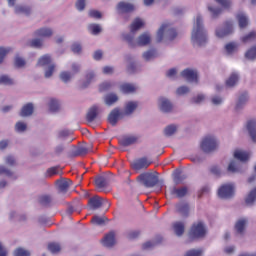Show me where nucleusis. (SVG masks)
<instances>
[{
  "mask_svg": "<svg viewBox=\"0 0 256 256\" xmlns=\"http://www.w3.org/2000/svg\"><path fill=\"white\" fill-rule=\"evenodd\" d=\"M208 41L209 36L207 34V29H205V24L203 23V15L197 14L194 18L191 43L194 47H205Z\"/></svg>",
  "mask_w": 256,
  "mask_h": 256,
  "instance_id": "f257e3e1",
  "label": "nucleus"
},
{
  "mask_svg": "<svg viewBox=\"0 0 256 256\" xmlns=\"http://www.w3.org/2000/svg\"><path fill=\"white\" fill-rule=\"evenodd\" d=\"M137 181L146 189H151L159 183V173L144 172L137 177Z\"/></svg>",
  "mask_w": 256,
  "mask_h": 256,
  "instance_id": "f03ea898",
  "label": "nucleus"
},
{
  "mask_svg": "<svg viewBox=\"0 0 256 256\" xmlns=\"http://www.w3.org/2000/svg\"><path fill=\"white\" fill-rule=\"evenodd\" d=\"M124 39L130 47H135L136 45H138V47H147V45L151 43V35L148 32L142 33L136 43L134 42L135 36H133V34H125Z\"/></svg>",
  "mask_w": 256,
  "mask_h": 256,
  "instance_id": "7ed1b4c3",
  "label": "nucleus"
},
{
  "mask_svg": "<svg viewBox=\"0 0 256 256\" xmlns=\"http://www.w3.org/2000/svg\"><path fill=\"white\" fill-rule=\"evenodd\" d=\"M219 147V140L213 135L204 137L200 143V149L204 153H213Z\"/></svg>",
  "mask_w": 256,
  "mask_h": 256,
  "instance_id": "20e7f679",
  "label": "nucleus"
},
{
  "mask_svg": "<svg viewBox=\"0 0 256 256\" xmlns=\"http://www.w3.org/2000/svg\"><path fill=\"white\" fill-rule=\"evenodd\" d=\"M161 37L162 41H175L179 37V32L169 24H162Z\"/></svg>",
  "mask_w": 256,
  "mask_h": 256,
  "instance_id": "39448f33",
  "label": "nucleus"
},
{
  "mask_svg": "<svg viewBox=\"0 0 256 256\" xmlns=\"http://www.w3.org/2000/svg\"><path fill=\"white\" fill-rule=\"evenodd\" d=\"M233 31V22H226L215 29V37H217V39H225V37H229Z\"/></svg>",
  "mask_w": 256,
  "mask_h": 256,
  "instance_id": "423d86ee",
  "label": "nucleus"
},
{
  "mask_svg": "<svg viewBox=\"0 0 256 256\" xmlns=\"http://www.w3.org/2000/svg\"><path fill=\"white\" fill-rule=\"evenodd\" d=\"M218 197H220V199H231V197H235V184L227 183L220 186L218 189Z\"/></svg>",
  "mask_w": 256,
  "mask_h": 256,
  "instance_id": "0eeeda50",
  "label": "nucleus"
},
{
  "mask_svg": "<svg viewBox=\"0 0 256 256\" xmlns=\"http://www.w3.org/2000/svg\"><path fill=\"white\" fill-rule=\"evenodd\" d=\"M207 235V227L203 222H198L193 224L190 230L191 239H201V237H205Z\"/></svg>",
  "mask_w": 256,
  "mask_h": 256,
  "instance_id": "6e6552de",
  "label": "nucleus"
},
{
  "mask_svg": "<svg viewBox=\"0 0 256 256\" xmlns=\"http://www.w3.org/2000/svg\"><path fill=\"white\" fill-rule=\"evenodd\" d=\"M88 205L93 211H96V209H101V207H111V204L107 199L101 198L99 196L90 198Z\"/></svg>",
  "mask_w": 256,
  "mask_h": 256,
  "instance_id": "1a4fd4ad",
  "label": "nucleus"
},
{
  "mask_svg": "<svg viewBox=\"0 0 256 256\" xmlns=\"http://www.w3.org/2000/svg\"><path fill=\"white\" fill-rule=\"evenodd\" d=\"M181 77L186 79L188 83H197L199 74L197 73V70L185 69L181 72Z\"/></svg>",
  "mask_w": 256,
  "mask_h": 256,
  "instance_id": "9d476101",
  "label": "nucleus"
},
{
  "mask_svg": "<svg viewBox=\"0 0 256 256\" xmlns=\"http://www.w3.org/2000/svg\"><path fill=\"white\" fill-rule=\"evenodd\" d=\"M149 165H151V160L147 159V157L138 158L132 163V167L135 171L147 169Z\"/></svg>",
  "mask_w": 256,
  "mask_h": 256,
  "instance_id": "9b49d317",
  "label": "nucleus"
},
{
  "mask_svg": "<svg viewBox=\"0 0 256 256\" xmlns=\"http://www.w3.org/2000/svg\"><path fill=\"white\" fill-rule=\"evenodd\" d=\"M120 117H125V116L123 115L121 110H119V108H114L108 116V122L110 123V125H112V127H115Z\"/></svg>",
  "mask_w": 256,
  "mask_h": 256,
  "instance_id": "f8f14e48",
  "label": "nucleus"
},
{
  "mask_svg": "<svg viewBox=\"0 0 256 256\" xmlns=\"http://www.w3.org/2000/svg\"><path fill=\"white\" fill-rule=\"evenodd\" d=\"M118 13H133L135 11V5L127 2H119L116 7Z\"/></svg>",
  "mask_w": 256,
  "mask_h": 256,
  "instance_id": "ddd939ff",
  "label": "nucleus"
},
{
  "mask_svg": "<svg viewBox=\"0 0 256 256\" xmlns=\"http://www.w3.org/2000/svg\"><path fill=\"white\" fill-rule=\"evenodd\" d=\"M246 129L254 143H256V118H251L246 123Z\"/></svg>",
  "mask_w": 256,
  "mask_h": 256,
  "instance_id": "4468645a",
  "label": "nucleus"
},
{
  "mask_svg": "<svg viewBox=\"0 0 256 256\" xmlns=\"http://www.w3.org/2000/svg\"><path fill=\"white\" fill-rule=\"evenodd\" d=\"M233 157L234 159H237L238 161H249V158L251 157V153L245 151V150H241V149H236L233 152Z\"/></svg>",
  "mask_w": 256,
  "mask_h": 256,
  "instance_id": "2eb2a0df",
  "label": "nucleus"
},
{
  "mask_svg": "<svg viewBox=\"0 0 256 256\" xmlns=\"http://www.w3.org/2000/svg\"><path fill=\"white\" fill-rule=\"evenodd\" d=\"M137 141H139V137L137 136H124L120 139V145H122V147H129L130 145H135Z\"/></svg>",
  "mask_w": 256,
  "mask_h": 256,
  "instance_id": "dca6fc26",
  "label": "nucleus"
},
{
  "mask_svg": "<svg viewBox=\"0 0 256 256\" xmlns=\"http://www.w3.org/2000/svg\"><path fill=\"white\" fill-rule=\"evenodd\" d=\"M247 101H249V94L247 92L242 93L236 102V111H239V109H243L245 105H247Z\"/></svg>",
  "mask_w": 256,
  "mask_h": 256,
  "instance_id": "f3484780",
  "label": "nucleus"
},
{
  "mask_svg": "<svg viewBox=\"0 0 256 256\" xmlns=\"http://www.w3.org/2000/svg\"><path fill=\"white\" fill-rule=\"evenodd\" d=\"M227 171L229 173H243V166L239 162L232 160L228 164Z\"/></svg>",
  "mask_w": 256,
  "mask_h": 256,
  "instance_id": "a211bd4d",
  "label": "nucleus"
},
{
  "mask_svg": "<svg viewBox=\"0 0 256 256\" xmlns=\"http://www.w3.org/2000/svg\"><path fill=\"white\" fill-rule=\"evenodd\" d=\"M236 17H237L238 25L240 29H245V27L249 25V16H247L245 12L238 13Z\"/></svg>",
  "mask_w": 256,
  "mask_h": 256,
  "instance_id": "6ab92c4d",
  "label": "nucleus"
},
{
  "mask_svg": "<svg viewBox=\"0 0 256 256\" xmlns=\"http://www.w3.org/2000/svg\"><path fill=\"white\" fill-rule=\"evenodd\" d=\"M145 27V22L141 18H135L133 22L130 25V31L131 33H135L136 31H139V29H143Z\"/></svg>",
  "mask_w": 256,
  "mask_h": 256,
  "instance_id": "aec40b11",
  "label": "nucleus"
},
{
  "mask_svg": "<svg viewBox=\"0 0 256 256\" xmlns=\"http://www.w3.org/2000/svg\"><path fill=\"white\" fill-rule=\"evenodd\" d=\"M56 183L61 193H67V191H69V187H71V184H72L70 179L57 180Z\"/></svg>",
  "mask_w": 256,
  "mask_h": 256,
  "instance_id": "412c9836",
  "label": "nucleus"
},
{
  "mask_svg": "<svg viewBox=\"0 0 256 256\" xmlns=\"http://www.w3.org/2000/svg\"><path fill=\"white\" fill-rule=\"evenodd\" d=\"M239 42H229L225 45V51L227 55H235L239 51Z\"/></svg>",
  "mask_w": 256,
  "mask_h": 256,
  "instance_id": "4be33fe9",
  "label": "nucleus"
},
{
  "mask_svg": "<svg viewBox=\"0 0 256 256\" xmlns=\"http://www.w3.org/2000/svg\"><path fill=\"white\" fill-rule=\"evenodd\" d=\"M104 247H113L115 245V232H109L102 240Z\"/></svg>",
  "mask_w": 256,
  "mask_h": 256,
  "instance_id": "5701e85b",
  "label": "nucleus"
},
{
  "mask_svg": "<svg viewBox=\"0 0 256 256\" xmlns=\"http://www.w3.org/2000/svg\"><path fill=\"white\" fill-rule=\"evenodd\" d=\"M226 87H235L239 83V73L233 72L226 80Z\"/></svg>",
  "mask_w": 256,
  "mask_h": 256,
  "instance_id": "b1692460",
  "label": "nucleus"
},
{
  "mask_svg": "<svg viewBox=\"0 0 256 256\" xmlns=\"http://www.w3.org/2000/svg\"><path fill=\"white\" fill-rule=\"evenodd\" d=\"M249 220H247V218H240L236 224H235V230L237 233H244L245 231V227H247V223Z\"/></svg>",
  "mask_w": 256,
  "mask_h": 256,
  "instance_id": "393cba45",
  "label": "nucleus"
},
{
  "mask_svg": "<svg viewBox=\"0 0 256 256\" xmlns=\"http://www.w3.org/2000/svg\"><path fill=\"white\" fill-rule=\"evenodd\" d=\"M256 202V187L253 188L245 198V203L248 207L255 205Z\"/></svg>",
  "mask_w": 256,
  "mask_h": 256,
  "instance_id": "a878e982",
  "label": "nucleus"
},
{
  "mask_svg": "<svg viewBox=\"0 0 256 256\" xmlns=\"http://www.w3.org/2000/svg\"><path fill=\"white\" fill-rule=\"evenodd\" d=\"M139 107V103L130 101L126 104L124 108V112L122 113L124 116L125 115H132V113Z\"/></svg>",
  "mask_w": 256,
  "mask_h": 256,
  "instance_id": "bb28decb",
  "label": "nucleus"
},
{
  "mask_svg": "<svg viewBox=\"0 0 256 256\" xmlns=\"http://www.w3.org/2000/svg\"><path fill=\"white\" fill-rule=\"evenodd\" d=\"M97 111H99V108L97 106H92L87 115H86V119L88 121V123H93V121H95V119H97Z\"/></svg>",
  "mask_w": 256,
  "mask_h": 256,
  "instance_id": "cd10ccee",
  "label": "nucleus"
},
{
  "mask_svg": "<svg viewBox=\"0 0 256 256\" xmlns=\"http://www.w3.org/2000/svg\"><path fill=\"white\" fill-rule=\"evenodd\" d=\"M33 104L28 103L24 105L21 109L20 116L21 117H29L30 115H33Z\"/></svg>",
  "mask_w": 256,
  "mask_h": 256,
  "instance_id": "c85d7f7f",
  "label": "nucleus"
},
{
  "mask_svg": "<svg viewBox=\"0 0 256 256\" xmlns=\"http://www.w3.org/2000/svg\"><path fill=\"white\" fill-rule=\"evenodd\" d=\"M161 109L164 113H171L173 111V104L167 98H162Z\"/></svg>",
  "mask_w": 256,
  "mask_h": 256,
  "instance_id": "c756f323",
  "label": "nucleus"
},
{
  "mask_svg": "<svg viewBox=\"0 0 256 256\" xmlns=\"http://www.w3.org/2000/svg\"><path fill=\"white\" fill-rule=\"evenodd\" d=\"M245 59L248 61H255L256 59V45L250 47L244 54Z\"/></svg>",
  "mask_w": 256,
  "mask_h": 256,
  "instance_id": "7c9ffc66",
  "label": "nucleus"
},
{
  "mask_svg": "<svg viewBox=\"0 0 256 256\" xmlns=\"http://www.w3.org/2000/svg\"><path fill=\"white\" fill-rule=\"evenodd\" d=\"M36 37H51L53 30L50 28H40L35 32Z\"/></svg>",
  "mask_w": 256,
  "mask_h": 256,
  "instance_id": "2f4dec72",
  "label": "nucleus"
},
{
  "mask_svg": "<svg viewBox=\"0 0 256 256\" xmlns=\"http://www.w3.org/2000/svg\"><path fill=\"white\" fill-rule=\"evenodd\" d=\"M176 209L180 215H183V217L189 215V204L187 203H179L176 206Z\"/></svg>",
  "mask_w": 256,
  "mask_h": 256,
  "instance_id": "473e14b6",
  "label": "nucleus"
},
{
  "mask_svg": "<svg viewBox=\"0 0 256 256\" xmlns=\"http://www.w3.org/2000/svg\"><path fill=\"white\" fill-rule=\"evenodd\" d=\"M95 185L98 189H103L107 187V177L105 176H98L95 179Z\"/></svg>",
  "mask_w": 256,
  "mask_h": 256,
  "instance_id": "72a5a7b5",
  "label": "nucleus"
},
{
  "mask_svg": "<svg viewBox=\"0 0 256 256\" xmlns=\"http://www.w3.org/2000/svg\"><path fill=\"white\" fill-rule=\"evenodd\" d=\"M242 43H253V41H256V32L252 31L245 36L241 37Z\"/></svg>",
  "mask_w": 256,
  "mask_h": 256,
  "instance_id": "f704fd0d",
  "label": "nucleus"
},
{
  "mask_svg": "<svg viewBox=\"0 0 256 256\" xmlns=\"http://www.w3.org/2000/svg\"><path fill=\"white\" fill-rule=\"evenodd\" d=\"M15 13L17 15H30L31 14V8L29 6H16L15 7Z\"/></svg>",
  "mask_w": 256,
  "mask_h": 256,
  "instance_id": "c9c22d12",
  "label": "nucleus"
},
{
  "mask_svg": "<svg viewBox=\"0 0 256 256\" xmlns=\"http://www.w3.org/2000/svg\"><path fill=\"white\" fill-rule=\"evenodd\" d=\"M51 63V56L49 54H45L41 58H39L37 65L39 67H46V65H50Z\"/></svg>",
  "mask_w": 256,
  "mask_h": 256,
  "instance_id": "e433bc0d",
  "label": "nucleus"
},
{
  "mask_svg": "<svg viewBox=\"0 0 256 256\" xmlns=\"http://www.w3.org/2000/svg\"><path fill=\"white\" fill-rule=\"evenodd\" d=\"M120 89L122 93H135L137 88L133 84L125 83L120 86Z\"/></svg>",
  "mask_w": 256,
  "mask_h": 256,
  "instance_id": "4c0bfd02",
  "label": "nucleus"
},
{
  "mask_svg": "<svg viewBox=\"0 0 256 256\" xmlns=\"http://www.w3.org/2000/svg\"><path fill=\"white\" fill-rule=\"evenodd\" d=\"M38 201L40 205L47 207L48 205H51L53 198L50 195H42L39 197Z\"/></svg>",
  "mask_w": 256,
  "mask_h": 256,
  "instance_id": "58836bf2",
  "label": "nucleus"
},
{
  "mask_svg": "<svg viewBox=\"0 0 256 256\" xmlns=\"http://www.w3.org/2000/svg\"><path fill=\"white\" fill-rule=\"evenodd\" d=\"M174 232L178 237H181L183 233H185V225L181 222H177L174 224Z\"/></svg>",
  "mask_w": 256,
  "mask_h": 256,
  "instance_id": "ea45409f",
  "label": "nucleus"
},
{
  "mask_svg": "<svg viewBox=\"0 0 256 256\" xmlns=\"http://www.w3.org/2000/svg\"><path fill=\"white\" fill-rule=\"evenodd\" d=\"M61 105L59 104V101L56 99H51L49 103V109L51 113H57V111L60 109Z\"/></svg>",
  "mask_w": 256,
  "mask_h": 256,
  "instance_id": "a19ab883",
  "label": "nucleus"
},
{
  "mask_svg": "<svg viewBox=\"0 0 256 256\" xmlns=\"http://www.w3.org/2000/svg\"><path fill=\"white\" fill-rule=\"evenodd\" d=\"M119 101V97L116 96V94H108L105 98L106 105H113Z\"/></svg>",
  "mask_w": 256,
  "mask_h": 256,
  "instance_id": "79ce46f5",
  "label": "nucleus"
},
{
  "mask_svg": "<svg viewBox=\"0 0 256 256\" xmlns=\"http://www.w3.org/2000/svg\"><path fill=\"white\" fill-rule=\"evenodd\" d=\"M172 195H176L177 197H185L187 195V188H173Z\"/></svg>",
  "mask_w": 256,
  "mask_h": 256,
  "instance_id": "37998d69",
  "label": "nucleus"
},
{
  "mask_svg": "<svg viewBox=\"0 0 256 256\" xmlns=\"http://www.w3.org/2000/svg\"><path fill=\"white\" fill-rule=\"evenodd\" d=\"M88 29L90 33H92V35H99V33H101L102 31L101 26L99 24H90L88 26Z\"/></svg>",
  "mask_w": 256,
  "mask_h": 256,
  "instance_id": "c03bdc74",
  "label": "nucleus"
},
{
  "mask_svg": "<svg viewBox=\"0 0 256 256\" xmlns=\"http://www.w3.org/2000/svg\"><path fill=\"white\" fill-rule=\"evenodd\" d=\"M48 249L54 254L59 253L61 251V245L57 242H51L48 244Z\"/></svg>",
  "mask_w": 256,
  "mask_h": 256,
  "instance_id": "a18cd8bd",
  "label": "nucleus"
},
{
  "mask_svg": "<svg viewBox=\"0 0 256 256\" xmlns=\"http://www.w3.org/2000/svg\"><path fill=\"white\" fill-rule=\"evenodd\" d=\"M157 55V51L155 50H148L147 52H144L143 58L145 61H151V59H154V57Z\"/></svg>",
  "mask_w": 256,
  "mask_h": 256,
  "instance_id": "49530a36",
  "label": "nucleus"
},
{
  "mask_svg": "<svg viewBox=\"0 0 256 256\" xmlns=\"http://www.w3.org/2000/svg\"><path fill=\"white\" fill-rule=\"evenodd\" d=\"M107 221L105 217H100V216H93L91 223L94 225H104V223Z\"/></svg>",
  "mask_w": 256,
  "mask_h": 256,
  "instance_id": "de8ad7c7",
  "label": "nucleus"
},
{
  "mask_svg": "<svg viewBox=\"0 0 256 256\" xmlns=\"http://www.w3.org/2000/svg\"><path fill=\"white\" fill-rule=\"evenodd\" d=\"M164 133L168 137H171V135H175V133H177V127L175 125H170L165 128Z\"/></svg>",
  "mask_w": 256,
  "mask_h": 256,
  "instance_id": "09e8293b",
  "label": "nucleus"
},
{
  "mask_svg": "<svg viewBox=\"0 0 256 256\" xmlns=\"http://www.w3.org/2000/svg\"><path fill=\"white\" fill-rule=\"evenodd\" d=\"M189 93V87L187 86H180L176 89V95L178 97H183V95H187Z\"/></svg>",
  "mask_w": 256,
  "mask_h": 256,
  "instance_id": "8fccbe9b",
  "label": "nucleus"
},
{
  "mask_svg": "<svg viewBox=\"0 0 256 256\" xmlns=\"http://www.w3.org/2000/svg\"><path fill=\"white\" fill-rule=\"evenodd\" d=\"M0 85H13V79L7 75H2L0 77Z\"/></svg>",
  "mask_w": 256,
  "mask_h": 256,
  "instance_id": "3c124183",
  "label": "nucleus"
},
{
  "mask_svg": "<svg viewBox=\"0 0 256 256\" xmlns=\"http://www.w3.org/2000/svg\"><path fill=\"white\" fill-rule=\"evenodd\" d=\"M203 255V251H201V249H192V250H188L184 256H201Z\"/></svg>",
  "mask_w": 256,
  "mask_h": 256,
  "instance_id": "603ef678",
  "label": "nucleus"
},
{
  "mask_svg": "<svg viewBox=\"0 0 256 256\" xmlns=\"http://www.w3.org/2000/svg\"><path fill=\"white\" fill-rule=\"evenodd\" d=\"M14 256H31V253L23 248H17L14 251Z\"/></svg>",
  "mask_w": 256,
  "mask_h": 256,
  "instance_id": "864d4df0",
  "label": "nucleus"
},
{
  "mask_svg": "<svg viewBox=\"0 0 256 256\" xmlns=\"http://www.w3.org/2000/svg\"><path fill=\"white\" fill-rule=\"evenodd\" d=\"M93 79H95V73H93V72H88V73L86 74V83H84V84L82 85V87H83V88L88 87V86H89V83H91V81H93Z\"/></svg>",
  "mask_w": 256,
  "mask_h": 256,
  "instance_id": "5fc2aeb1",
  "label": "nucleus"
},
{
  "mask_svg": "<svg viewBox=\"0 0 256 256\" xmlns=\"http://www.w3.org/2000/svg\"><path fill=\"white\" fill-rule=\"evenodd\" d=\"M71 77H72V75L67 71H64L60 74V79L64 83H69V81H71Z\"/></svg>",
  "mask_w": 256,
  "mask_h": 256,
  "instance_id": "6e6d98bb",
  "label": "nucleus"
},
{
  "mask_svg": "<svg viewBox=\"0 0 256 256\" xmlns=\"http://www.w3.org/2000/svg\"><path fill=\"white\" fill-rule=\"evenodd\" d=\"M111 87H113V84H111V82H109V81H106V82H103L102 84H100L99 91L100 92L109 91V89H111Z\"/></svg>",
  "mask_w": 256,
  "mask_h": 256,
  "instance_id": "4d7b16f0",
  "label": "nucleus"
},
{
  "mask_svg": "<svg viewBox=\"0 0 256 256\" xmlns=\"http://www.w3.org/2000/svg\"><path fill=\"white\" fill-rule=\"evenodd\" d=\"M15 129H16V131H18V133H23V131L27 130V124H25L23 122H18L15 125Z\"/></svg>",
  "mask_w": 256,
  "mask_h": 256,
  "instance_id": "13d9d810",
  "label": "nucleus"
},
{
  "mask_svg": "<svg viewBox=\"0 0 256 256\" xmlns=\"http://www.w3.org/2000/svg\"><path fill=\"white\" fill-rule=\"evenodd\" d=\"M89 153V149L87 147H80L77 149L74 157H79V155H87Z\"/></svg>",
  "mask_w": 256,
  "mask_h": 256,
  "instance_id": "bf43d9fd",
  "label": "nucleus"
},
{
  "mask_svg": "<svg viewBox=\"0 0 256 256\" xmlns=\"http://www.w3.org/2000/svg\"><path fill=\"white\" fill-rule=\"evenodd\" d=\"M9 51H11V48L0 47V63H3V59H5V56Z\"/></svg>",
  "mask_w": 256,
  "mask_h": 256,
  "instance_id": "052dcab7",
  "label": "nucleus"
},
{
  "mask_svg": "<svg viewBox=\"0 0 256 256\" xmlns=\"http://www.w3.org/2000/svg\"><path fill=\"white\" fill-rule=\"evenodd\" d=\"M168 79H175L177 77V69L171 68L166 72Z\"/></svg>",
  "mask_w": 256,
  "mask_h": 256,
  "instance_id": "680f3d73",
  "label": "nucleus"
},
{
  "mask_svg": "<svg viewBox=\"0 0 256 256\" xmlns=\"http://www.w3.org/2000/svg\"><path fill=\"white\" fill-rule=\"evenodd\" d=\"M25 60L21 57H16L15 61H14V65L15 67L21 68V67H25Z\"/></svg>",
  "mask_w": 256,
  "mask_h": 256,
  "instance_id": "e2e57ef3",
  "label": "nucleus"
},
{
  "mask_svg": "<svg viewBox=\"0 0 256 256\" xmlns=\"http://www.w3.org/2000/svg\"><path fill=\"white\" fill-rule=\"evenodd\" d=\"M30 46L36 47V49H40V47H43V42L41 41V39H33L30 42Z\"/></svg>",
  "mask_w": 256,
  "mask_h": 256,
  "instance_id": "0e129e2a",
  "label": "nucleus"
},
{
  "mask_svg": "<svg viewBox=\"0 0 256 256\" xmlns=\"http://www.w3.org/2000/svg\"><path fill=\"white\" fill-rule=\"evenodd\" d=\"M203 101H205V95L204 94H198L197 96H195L194 98H192V103H203Z\"/></svg>",
  "mask_w": 256,
  "mask_h": 256,
  "instance_id": "69168bd1",
  "label": "nucleus"
},
{
  "mask_svg": "<svg viewBox=\"0 0 256 256\" xmlns=\"http://www.w3.org/2000/svg\"><path fill=\"white\" fill-rule=\"evenodd\" d=\"M55 71V64H52L48 67V69L45 72L46 79H49V77L53 76V73Z\"/></svg>",
  "mask_w": 256,
  "mask_h": 256,
  "instance_id": "338daca9",
  "label": "nucleus"
},
{
  "mask_svg": "<svg viewBox=\"0 0 256 256\" xmlns=\"http://www.w3.org/2000/svg\"><path fill=\"white\" fill-rule=\"evenodd\" d=\"M76 9L78 10V11H83L84 9H85V0H77L76 1Z\"/></svg>",
  "mask_w": 256,
  "mask_h": 256,
  "instance_id": "774afa93",
  "label": "nucleus"
}]
</instances>
